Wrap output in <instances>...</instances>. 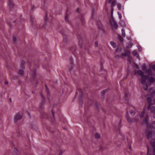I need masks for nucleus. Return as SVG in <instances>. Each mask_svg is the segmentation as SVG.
Instances as JSON below:
<instances>
[{
	"instance_id": "1",
	"label": "nucleus",
	"mask_w": 155,
	"mask_h": 155,
	"mask_svg": "<svg viewBox=\"0 0 155 155\" xmlns=\"http://www.w3.org/2000/svg\"><path fill=\"white\" fill-rule=\"evenodd\" d=\"M137 74L140 76L142 78L140 82L142 84H144L145 83L146 79V77L144 75V73L142 71L139 70L137 71Z\"/></svg>"
},
{
	"instance_id": "2",
	"label": "nucleus",
	"mask_w": 155,
	"mask_h": 155,
	"mask_svg": "<svg viewBox=\"0 0 155 155\" xmlns=\"http://www.w3.org/2000/svg\"><path fill=\"white\" fill-rule=\"evenodd\" d=\"M155 131L153 132L148 130L147 131V137L148 139L152 138L154 134Z\"/></svg>"
},
{
	"instance_id": "3",
	"label": "nucleus",
	"mask_w": 155,
	"mask_h": 155,
	"mask_svg": "<svg viewBox=\"0 0 155 155\" xmlns=\"http://www.w3.org/2000/svg\"><path fill=\"white\" fill-rule=\"evenodd\" d=\"M22 117V116L19 113H17L15 117V122H16L17 121L21 119Z\"/></svg>"
},
{
	"instance_id": "4",
	"label": "nucleus",
	"mask_w": 155,
	"mask_h": 155,
	"mask_svg": "<svg viewBox=\"0 0 155 155\" xmlns=\"http://www.w3.org/2000/svg\"><path fill=\"white\" fill-rule=\"evenodd\" d=\"M121 52V50L120 49L117 48L116 50L115 55H116V58L118 59L120 56L119 55L120 54V53Z\"/></svg>"
},
{
	"instance_id": "5",
	"label": "nucleus",
	"mask_w": 155,
	"mask_h": 155,
	"mask_svg": "<svg viewBox=\"0 0 155 155\" xmlns=\"http://www.w3.org/2000/svg\"><path fill=\"white\" fill-rule=\"evenodd\" d=\"M149 92L150 93L151 97H153L155 95V90L153 87L150 88L149 90Z\"/></svg>"
},
{
	"instance_id": "6",
	"label": "nucleus",
	"mask_w": 155,
	"mask_h": 155,
	"mask_svg": "<svg viewBox=\"0 0 155 155\" xmlns=\"http://www.w3.org/2000/svg\"><path fill=\"white\" fill-rule=\"evenodd\" d=\"M130 113L132 116H134L135 113V108L133 107L132 106H131L130 107Z\"/></svg>"
},
{
	"instance_id": "7",
	"label": "nucleus",
	"mask_w": 155,
	"mask_h": 155,
	"mask_svg": "<svg viewBox=\"0 0 155 155\" xmlns=\"http://www.w3.org/2000/svg\"><path fill=\"white\" fill-rule=\"evenodd\" d=\"M149 109L150 110L151 112H153L155 111V107L151 105H149Z\"/></svg>"
},
{
	"instance_id": "8",
	"label": "nucleus",
	"mask_w": 155,
	"mask_h": 155,
	"mask_svg": "<svg viewBox=\"0 0 155 155\" xmlns=\"http://www.w3.org/2000/svg\"><path fill=\"white\" fill-rule=\"evenodd\" d=\"M146 72L147 73L148 76H152L153 75L152 70L150 68L146 71Z\"/></svg>"
},
{
	"instance_id": "9",
	"label": "nucleus",
	"mask_w": 155,
	"mask_h": 155,
	"mask_svg": "<svg viewBox=\"0 0 155 155\" xmlns=\"http://www.w3.org/2000/svg\"><path fill=\"white\" fill-rule=\"evenodd\" d=\"M111 25L113 28L116 29H117L118 28L117 24L114 21L111 23Z\"/></svg>"
},
{
	"instance_id": "10",
	"label": "nucleus",
	"mask_w": 155,
	"mask_h": 155,
	"mask_svg": "<svg viewBox=\"0 0 155 155\" xmlns=\"http://www.w3.org/2000/svg\"><path fill=\"white\" fill-rule=\"evenodd\" d=\"M133 45L132 43L131 42H128L126 44V46L127 48H131Z\"/></svg>"
},
{
	"instance_id": "11",
	"label": "nucleus",
	"mask_w": 155,
	"mask_h": 155,
	"mask_svg": "<svg viewBox=\"0 0 155 155\" xmlns=\"http://www.w3.org/2000/svg\"><path fill=\"white\" fill-rule=\"evenodd\" d=\"M150 127L151 128L155 129V121L153 122L152 124H150Z\"/></svg>"
},
{
	"instance_id": "12",
	"label": "nucleus",
	"mask_w": 155,
	"mask_h": 155,
	"mask_svg": "<svg viewBox=\"0 0 155 155\" xmlns=\"http://www.w3.org/2000/svg\"><path fill=\"white\" fill-rule=\"evenodd\" d=\"M110 45L112 46L114 48H115L117 47V45L113 41H111L110 42Z\"/></svg>"
},
{
	"instance_id": "13",
	"label": "nucleus",
	"mask_w": 155,
	"mask_h": 155,
	"mask_svg": "<svg viewBox=\"0 0 155 155\" xmlns=\"http://www.w3.org/2000/svg\"><path fill=\"white\" fill-rule=\"evenodd\" d=\"M9 5L10 7L11 8L14 5L12 1L11 0H10L9 2Z\"/></svg>"
},
{
	"instance_id": "14",
	"label": "nucleus",
	"mask_w": 155,
	"mask_h": 155,
	"mask_svg": "<svg viewBox=\"0 0 155 155\" xmlns=\"http://www.w3.org/2000/svg\"><path fill=\"white\" fill-rule=\"evenodd\" d=\"M149 81L151 83H153L154 81V78L153 77H151L149 80Z\"/></svg>"
},
{
	"instance_id": "15",
	"label": "nucleus",
	"mask_w": 155,
	"mask_h": 155,
	"mask_svg": "<svg viewBox=\"0 0 155 155\" xmlns=\"http://www.w3.org/2000/svg\"><path fill=\"white\" fill-rule=\"evenodd\" d=\"M122 32V35L123 37H124L125 36V30L124 29H122L121 30Z\"/></svg>"
},
{
	"instance_id": "16",
	"label": "nucleus",
	"mask_w": 155,
	"mask_h": 155,
	"mask_svg": "<svg viewBox=\"0 0 155 155\" xmlns=\"http://www.w3.org/2000/svg\"><path fill=\"white\" fill-rule=\"evenodd\" d=\"M25 63V62L24 61H21V66L22 68H24V64Z\"/></svg>"
},
{
	"instance_id": "17",
	"label": "nucleus",
	"mask_w": 155,
	"mask_h": 155,
	"mask_svg": "<svg viewBox=\"0 0 155 155\" xmlns=\"http://www.w3.org/2000/svg\"><path fill=\"white\" fill-rule=\"evenodd\" d=\"M24 71L22 70H20L18 72V73L21 75H23L24 74Z\"/></svg>"
},
{
	"instance_id": "18",
	"label": "nucleus",
	"mask_w": 155,
	"mask_h": 155,
	"mask_svg": "<svg viewBox=\"0 0 155 155\" xmlns=\"http://www.w3.org/2000/svg\"><path fill=\"white\" fill-rule=\"evenodd\" d=\"M117 3L116 0H114L112 2V7H113L116 5Z\"/></svg>"
},
{
	"instance_id": "19",
	"label": "nucleus",
	"mask_w": 155,
	"mask_h": 155,
	"mask_svg": "<svg viewBox=\"0 0 155 155\" xmlns=\"http://www.w3.org/2000/svg\"><path fill=\"white\" fill-rule=\"evenodd\" d=\"M143 88L144 90L146 91L148 89V87L147 84H145V86L143 87Z\"/></svg>"
},
{
	"instance_id": "20",
	"label": "nucleus",
	"mask_w": 155,
	"mask_h": 155,
	"mask_svg": "<svg viewBox=\"0 0 155 155\" xmlns=\"http://www.w3.org/2000/svg\"><path fill=\"white\" fill-rule=\"evenodd\" d=\"M95 137L97 139H98L100 137V135L98 133H96L95 135Z\"/></svg>"
},
{
	"instance_id": "21",
	"label": "nucleus",
	"mask_w": 155,
	"mask_h": 155,
	"mask_svg": "<svg viewBox=\"0 0 155 155\" xmlns=\"http://www.w3.org/2000/svg\"><path fill=\"white\" fill-rule=\"evenodd\" d=\"M118 15L119 16V18L120 19H121L122 18V15L120 12H117Z\"/></svg>"
},
{
	"instance_id": "22",
	"label": "nucleus",
	"mask_w": 155,
	"mask_h": 155,
	"mask_svg": "<svg viewBox=\"0 0 155 155\" xmlns=\"http://www.w3.org/2000/svg\"><path fill=\"white\" fill-rule=\"evenodd\" d=\"M107 91V90H103L102 91L101 93V95L102 96H104Z\"/></svg>"
},
{
	"instance_id": "23",
	"label": "nucleus",
	"mask_w": 155,
	"mask_h": 155,
	"mask_svg": "<svg viewBox=\"0 0 155 155\" xmlns=\"http://www.w3.org/2000/svg\"><path fill=\"white\" fill-rule=\"evenodd\" d=\"M142 68L143 70L144 71L146 69V66L145 64H143L142 65Z\"/></svg>"
},
{
	"instance_id": "24",
	"label": "nucleus",
	"mask_w": 155,
	"mask_h": 155,
	"mask_svg": "<svg viewBox=\"0 0 155 155\" xmlns=\"http://www.w3.org/2000/svg\"><path fill=\"white\" fill-rule=\"evenodd\" d=\"M127 120H128L129 122H133V121L132 120V119L131 118H129L128 117V116H127Z\"/></svg>"
},
{
	"instance_id": "25",
	"label": "nucleus",
	"mask_w": 155,
	"mask_h": 155,
	"mask_svg": "<svg viewBox=\"0 0 155 155\" xmlns=\"http://www.w3.org/2000/svg\"><path fill=\"white\" fill-rule=\"evenodd\" d=\"M147 100L148 103L150 104L152 101V99L150 97H148L147 98Z\"/></svg>"
},
{
	"instance_id": "26",
	"label": "nucleus",
	"mask_w": 155,
	"mask_h": 155,
	"mask_svg": "<svg viewBox=\"0 0 155 155\" xmlns=\"http://www.w3.org/2000/svg\"><path fill=\"white\" fill-rule=\"evenodd\" d=\"M144 111H143L141 113V114L139 115L141 117H143L144 115Z\"/></svg>"
},
{
	"instance_id": "27",
	"label": "nucleus",
	"mask_w": 155,
	"mask_h": 155,
	"mask_svg": "<svg viewBox=\"0 0 155 155\" xmlns=\"http://www.w3.org/2000/svg\"><path fill=\"white\" fill-rule=\"evenodd\" d=\"M45 86L46 87V90L47 91V95H49V92L48 91V89L47 88V86L46 85H45Z\"/></svg>"
},
{
	"instance_id": "28",
	"label": "nucleus",
	"mask_w": 155,
	"mask_h": 155,
	"mask_svg": "<svg viewBox=\"0 0 155 155\" xmlns=\"http://www.w3.org/2000/svg\"><path fill=\"white\" fill-rule=\"evenodd\" d=\"M137 51H133V55L134 56H136L137 55Z\"/></svg>"
},
{
	"instance_id": "29",
	"label": "nucleus",
	"mask_w": 155,
	"mask_h": 155,
	"mask_svg": "<svg viewBox=\"0 0 155 155\" xmlns=\"http://www.w3.org/2000/svg\"><path fill=\"white\" fill-rule=\"evenodd\" d=\"M127 55V54L126 53H123L121 54V56L122 57H124L126 56Z\"/></svg>"
},
{
	"instance_id": "30",
	"label": "nucleus",
	"mask_w": 155,
	"mask_h": 155,
	"mask_svg": "<svg viewBox=\"0 0 155 155\" xmlns=\"http://www.w3.org/2000/svg\"><path fill=\"white\" fill-rule=\"evenodd\" d=\"M65 19L66 21H68V16L67 15H66Z\"/></svg>"
},
{
	"instance_id": "31",
	"label": "nucleus",
	"mask_w": 155,
	"mask_h": 155,
	"mask_svg": "<svg viewBox=\"0 0 155 155\" xmlns=\"http://www.w3.org/2000/svg\"><path fill=\"white\" fill-rule=\"evenodd\" d=\"M13 40L14 42H15L17 41V39L16 37H14L13 39Z\"/></svg>"
},
{
	"instance_id": "32",
	"label": "nucleus",
	"mask_w": 155,
	"mask_h": 155,
	"mask_svg": "<svg viewBox=\"0 0 155 155\" xmlns=\"http://www.w3.org/2000/svg\"><path fill=\"white\" fill-rule=\"evenodd\" d=\"M117 6L119 9H120L121 8V5L120 4H118L117 5Z\"/></svg>"
},
{
	"instance_id": "33",
	"label": "nucleus",
	"mask_w": 155,
	"mask_h": 155,
	"mask_svg": "<svg viewBox=\"0 0 155 155\" xmlns=\"http://www.w3.org/2000/svg\"><path fill=\"white\" fill-rule=\"evenodd\" d=\"M95 47H97L98 45V42L97 41H96L95 42Z\"/></svg>"
},
{
	"instance_id": "34",
	"label": "nucleus",
	"mask_w": 155,
	"mask_h": 155,
	"mask_svg": "<svg viewBox=\"0 0 155 155\" xmlns=\"http://www.w3.org/2000/svg\"><path fill=\"white\" fill-rule=\"evenodd\" d=\"M152 67H153V70L155 71V64L153 65Z\"/></svg>"
},
{
	"instance_id": "35",
	"label": "nucleus",
	"mask_w": 155,
	"mask_h": 155,
	"mask_svg": "<svg viewBox=\"0 0 155 155\" xmlns=\"http://www.w3.org/2000/svg\"><path fill=\"white\" fill-rule=\"evenodd\" d=\"M113 9H112V10H111V16H112V15H113Z\"/></svg>"
},
{
	"instance_id": "36",
	"label": "nucleus",
	"mask_w": 155,
	"mask_h": 155,
	"mask_svg": "<svg viewBox=\"0 0 155 155\" xmlns=\"http://www.w3.org/2000/svg\"><path fill=\"white\" fill-rule=\"evenodd\" d=\"M153 154L154 155H155V147L153 149Z\"/></svg>"
},
{
	"instance_id": "37",
	"label": "nucleus",
	"mask_w": 155,
	"mask_h": 155,
	"mask_svg": "<svg viewBox=\"0 0 155 155\" xmlns=\"http://www.w3.org/2000/svg\"><path fill=\"white\" fill-rule=\"evenodd\" d=\"M120 39L121 41H123V38L121 37H120Z\"/></svg>"
},
{
	"instance_id": "38",
	"label": "nucleus",
	"mask_w": 155,
	"mask_h": 155,
	"mask_svg": "<svg viewBox=\"0 0 155 155\" xmlns=\"http://www.w3.org/2000/svg\"><path fill=\"white\" fill-rule=\"evenodd\" d=\"M52 113L53 115V116H54V111H53V110L52 111Z\"/></svg>"
},
{
	"instance_id": "39",
	"label": "nucleus",
	"mask_w": 155,
	"mask_h": 155,
	"mask_svg": "<svg viewBox=\"0 0 155 155\" xmlns=\"http://www.w3.org/2000/svg\"><path fill=\"white\" fill-rule=\"evenodd\" d=\"M8 84V82L7 81H6L5 82V84Z\"/></svg>"
},
{
	"instance_id": "40",
	"label": "nucleus",
	"mask_w": 155,
	"mask_h": 155,
	"mask_svg": "<svg viewBox=\"0 0 155 155\" xmlns=\"http://www.w3.org/2000/svg\"><path fill=\"white\" fill-rule=\"evenodd\" d=\"M153 118H155V112L153 113Z\"/></svg>"
},
{
	"instance_id": "41",
	"label": "nucleus",
	"mask_w": 155,
	"mask_h": 155,
	"mask_svg": "<svg viewBox=\"0 0 155 155\" xmlns=\"http://www.w3.org/2000/svg\"><path fill=\"white\" fill-rule=\"evenodd\" d=\"M109 3H111L112 2V0H108Z\"/></svg>"
},
{
	"instance_id": "42",
	"label": "nucleus",
	"mask_w": 155,
	"mask_h": 155,
	"mask_svg": "<svg viewBox=\"0 0 155 155\" xmlns=\"http://www.w3.org/2000/svg\"><path fill=\"white\" fill-rule=\"evenodd\" d=\"M138 49H139V51H141V48H140H140H138Z\"/></svg>"
},
{
	"instance_id": "43",
	"label": "nucleus",
	"mask_w": 155,
	"mask_h": 155,
	"mask_svg": "<svg viewBox=\"0 0 155 155\" xmlns=\"http://www.w3.org/2000/svg\"><path fill=\"white\" fill-rule=\"evenodd\" d=\"M136 68H137L138 69V68H139V67H138V65H137V66H136Z\"/></svg>"
},
{
	"instance_id": "44",
	"label": "nucleus",
	"mask_w": 155,
	"mask_h": 155,
	"mask_svg": "<svg viewBox=\"0 0 155 155\" xmlns=\"http://www.w3.org/2000/svg\"><path fill=\"white\" fill-rule=\"evenodd\" d=\"M34 75H35V71H34Z\"/></svg>"
},
{
	"instance_id": "45",
	"label": "nucleus",
	"mask_w": 155,
	"mask_h": 155,
	"mask_svg": "<svg viewBox=\"0 0 155 155\" xmlns=\"http://www.w3.org/2000/svg\"><path fill=\"white\" fill-rule=\"evenodd\" d=\"M80 92H81H81H82L81 90H80Z\"/></svg>"
},
{
	"instance_id": "46",
	"label": "nucleus",
	"mask_w": 155,
	"mask_h": 155,
	"mask_svg": "<svg viewBox=\"0 0 155 155\" xmlns=\"http://www.w3.org/2000/svg\"><path fill=\"white\" fill-rule=\"evenodd\" d=\"M154 103H155V99H154Z\"/></svg>"
}]
</instances>
